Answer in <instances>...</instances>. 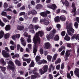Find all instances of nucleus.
<instances>
[{"mask_svg":"<svg viewBox=\"0 0 79 79\" xmlns=\"http://www.w3.org/2000/svg\"><path fill=\"white\" fill-rule=\"evenodd\" d=\"M70 54V51L69 50H67L66 52L65 55L64 57L65 61H67V60H68V58L69 55Z\"/></svg>","mask_w":79,"mask_h":79,"instance_id":"9d476101","label":"nucleus"},{"mask_svg":"<svg viewBox=\"0 0 79 79\" xmlns=\"http://www.w3.org/2000/svg\"><path fill=\"white\" fill-rule=\"evenodd\" d=\"M76 21L77 22V23H79V18L77 17L75 18Z\"/></svg>","mask_w":79,"mask_h":79,"instance_id":"774afa93","label":"nucleus"},{"mask_svg":"<svg viewBox=\"0 0 79 79\" xmlns=\"http://www.w3.org/2000/svg\"><path fill=\"white\" fill-rule=\"evenodd\" d=\"M31 59L30 58L27 59V63H30V62H31Z\"/></svg>","mask_w":79,"mask_h":79,"instance_id":"bf43d9fd","label":"nucleus"},{"mask_svg":"<svg viewBox=\"0 0 79 79\" xmlns=\"http://www.w3.org/2000/svg\"><path fill=\"white\" fill-rule=\"evenodd\" d=\"M0 26L1 27H4L5 26V23H3V22H2L0 23Z\"/></svg>","mask_w":79,"mask_h":79,"instance_id":"864d4df0","label":"nucleus"},{"mask_svg":"<svg viewBox=\"0 0 79 79\" xmlns=\"http://www.w3.org/2000/svg\"><path fill=\"white\" fill-rule=\"evenodd\" d=\"M5 29L6 31H10L11 29V26L10 24H8L6 26V27H5Z\"/></svg>","mask_w":79,"mask_h":79,"instance_id":"dca6fc26","label":"nucleus"},{"mask_svg":"<svg viewBox=\"0 0 79 79\" xmlns=\"http://www.w3.org/2000/svg\"><path fill=\"white\" fill-rule=\"evenodd\" d=\"M35 64H34V61H32L31 62V64L29 65L30 67H34V65Z\"/></svg>","mask_w":79,"mask_h":79,"instance_id":"e433bc0d","label":"nucleus"},{"mask_svg":"<svg viewBox=\"0 0 79 79\" xmlns=\"http://www.w3.org/2000/svg\"><path fill=\"white\" fill-rule=\"evenodd\" d=\"M78 35H79V34H78L77 35V34H74L73 35L72 37L71 40L74 39L75 38L76 40H77L78 38Z\"/></svg>","mask_w":79,"mask_h":79,"instance_id":"a211bd4d","label":"nucleus"},{"mask_svg":"<svg viewBox=\"0 0 79 79\" xmlns=\"http://www.w3.org/2000/svg\"><path fill=\"white\" fill-rule=\"evenodd\" d=\"M61 34L62 36H64V35H65V34H66V32H65V31H63L61 32Z\"/></svg>","mask_w":79,"mask_h":79,"instance_id":"8fccbe9b","label":"nucleus"},{"mask_svg":"<svg viewBox=\"0 0 79 79\" xmlns=\"http://www.w3.org/2000/svg\"><path fill=\"white\" fill-rule=\"evenodd\" d=\"M20 35H20V34H17L16 35H15L16 38H18V39H19V38L20 37Z\"/></svg>","mask_w":79,"mask_h":79,"instance_id":"680f3d73","label":"nucleus"},{"mask_svg":"<svg viewBox=\"0 0 79 79\" xmlns=\"http://www.w3.org/2000/svg\"><path fill=\"white\" fill-rule=\"evenodd\" d=\"M25 15V12H22L19 13V15L20 16H22L23 15Z\"/></svg>","mask_w":79,"mask_h":79,"instance_id":"0e129e2a","label":"nucleus"},{"mask_svg":"<svg viewBox=\"0 0 79 79\" xmlns=\"http://www.w3.org/2000/svg\"><path fill=\"white\" fill-rule=\"evenodd\" d=\"M52 28L51 27H47L46 28V30L47 31H51V29H52Z\"/></svg>","mask_w":79,"mask_h":79,"instance_id":"6e6d98bb","label":"nucleus"},{"mask_svg":"<svg viewBox=\"0 0 79 79\" xmlns=\"http://www.w3.org/2000/svg\"><path fill=\"white\" fill-rule=\"evenodd\" d=\"M21 46L19 44H18L17 45V48L18 50H19V48L20 49V47Z\"/></svg>","mask_w":79,"mask_h":79,"instance_id":"69168bd1","label":"nucleus"},{"mask_svg":"<svg viewBox=\"0 0 79 79\" xmlns=\"http://www.w3.org/2000/svg\"><path fill=\"white\" fill-rule=\"evenodd\" d=\"M47 70H48V65H45L43 66V69H41L39 70V73L40 74H44L47 71Z\"/></svg>","mask_w":79,"mask_h":79,"instance_id":"7ed1b4c3","label":"nucleus"},{"mask_svg":"<svg viewBox=\"0 0 79 79\" xmlns=\"http://www.w3.org/2000/svg\"><path fill=\"white\" fill-rule=\"evenodd\" d=\"M64 39L65 40H67V41H69V40H70L71 38L68 36V35H66L65 36Z\"/></svg>","mask_w":79,"mask_h":79,"instance_id":"412c9836","label":"nucleus"},{"mask_svg":"<svg viewBox=\"0 0 79 79\" xmlns=\"http://www.w3.org/2000/svg\"><path fill=\"white\" fill-rule=\"evenodd\" d=\"M79 69L77 68H76L75 69V71H74V73L75 75L76 76H77V77L79 78Z\"/></svg>","mask_w":79,"mask_h":79,"instance_id":"f8f14e48","label":"nucleus"},{"mask_svg":"<svg viewBox=\"0 0 79 79\" xmlns=\"http://www.w3.org/2000/svg\"><path fill=\"white\" fill-rule=\"evenodd\" d=\"M4 11H12V10L11 9H10V8H9L6 9H4Z\"/></svg>","mask_w":79,"mask_h":79,"instance_id":"79ce46f5","label":"nucleus"},{"mask_svg":"<svg viewBox=\"0 0 79 79\" xmlns=\"http://www.w3.org/2000/svg\"><path fill=\"white\" fill-rule=\"evenodd\" d=\"M55 22H58L60 21V17L59 16H57L54 18Z\"/></svg>","mask_w":79,"mask_h":79,"instance_id":"72a5a7b5","label":"nucleus"},{"mask_svg":"<svg viewBox=\"0 0 79 79\" xmlns=\"http://www.w3.org/2000/svg\"><path fill=\"white\" fill-rule=\"evenodd\" d=\"M44 33L42 31H39L38 32H36L35 35V36L33 39V43L35 45L33 46V53H34L35 56L36 55V52L37 50V48L38 47V45L36 44H40V39L39 37H42L44 36Z\"/></svg>","mask_w":79,"mask_h":79,"instance_id":"f257e3e1","label":"nucleus"},{"mask_svg":"<svg viewBox=\"0 0 79 79\" xmlns=\"http://www.w3.org/2000/svg\"><path fill=\"white\" fill-rule=\"evenodd\" d=\"M50 12L49 11L47 10L45 12H44L40 13V15L43 17H45L47 16V14H50Z\"/></svg>","mask_w":79,"mask_h":79,"instance_id":"0eeeda50","label":"nucleus"},{"mask_svg":"<svg viewBox=\"0 0 79 79\" xmlns=\"http://www.w3.org/2000/svg\"><path fill=\"white\" fill-rule=\"evenodd\" d=\"M2 16H6L7 14H6V12L4 11H2L1 13Z\"/></svg>","mask_w":79,"mask_h":79,"instance_id":"a19ab883","label":"nucleus"},{"mask_svg":"<svg viewBox=\"0 0 79 79\" xmlns=\"http://www.w3.org/2000/svg\"><path fill=\"white\" fill-rule=\"evenodd\" d=\"M40 52L41 55H42V54H44V50L42 48L40 49Z\"/></svg>","mask_w":79,"mask_h":79,"instance_id":"a18cd8bd","label":"nucleus"},{"mask_svg":"<svg viewBox=\"0 0 79 79\" xmlns=\"http://www.w3.org/2000/svg\"><path fill=\"white\" fill-rule=\"evenodd\" d=\"M0 68H1V71L3 72L4 74H5V71H6V68L4 67L0 66Z\"/></svg>","mask_w":79,"mask_h":79,"instance_id":"aec40b11","label":"nucleus"},{"mask_svg":"<svg viewBox=\"0 0 79 79\" xmlns=\"http://www.w3.org/2000/svg\"><path fill=\"white\" fill-rule=\"evenodd\" d=\"M62 2L63 5H65V6H69V2L68 1L65 0L64 2L62 1Z\"/></svg>","mask_w":79,"mask_h":79,"instance_id":"393cba45","label":"nucleus"},{"mask_svg":"<svg viewBox=\"0 0 79 79\" xmlns=\"http://www.w3.org/2000/svg\"><path fill=\"white\" fill-rule=\"evenodd\" d=\"M16 38V37L15 35H14L12 36V39H13V40H15Z\"/></svg>","mask_w":79,"mask_h":79,"instance_id":"4d7b16f0","label":"nucleus"},{"mask_svg":"<svg viewBox=\"0 0 79 79\" xmlns=\"http://www.w3.org/2000/svg\"><path fill=\"white\" fill-rule=\"evenodd\" d=\"M43 8V6L40 4H38L37 5L35 8L36 9H40V8Z\"/></svg>","mask_w":79,"mask_h":79,"instance_id":"6ab92c4d","label":"nucleus"},{"mask_svg":"<svg viewBox=\"0 0 79 79\" xmlns=\"http://www.w3.org/2000/svg\"><path fill=\"white\" fill-rule=\"evenodd\" d=\"M36 69H37L36 68H34V70H33L32 72H33V74H35V75H32L31 76V79H36V78L37 77V76L39 75V73H37L36 72H35V71H36Z\"/></svg>","mask_w":79,"mask_h":79,"instance_id":"39448f33","label":"nucleus"},{"mask_svg":"<svg viewBox=\"0 0 79 79\" xmlns=\"http://www.w3.org/2000/svg\"><path fill=\"white\" fill-rule=\"evenodd\" d=\"M20 40L22 42V45H23L24 47H25L26 45V43L24 40V39L23 37H21L20 39Z\"/></svg>","mask_w":79,"mask_h":79,"instance_id":"2eb2a0df","label":"nucleus"},{"mask_svg":"<svg viewBox=\"0 0 79 79\" xmlns=\"http://www.w3.org/2000/svg\"><path fill=\"white\" fill-rule=\"evenodd\" d=\"M23 36L25 37H28V38H31V35H28L27 32H25L23 34Z\"/></svg>","mask_w":79,"mask_h":79,"instance_id":"5701e85b","label":"nucleus"},{"mask_svg":"<svg viewBox=\"0 0 79 79\" xmlns=\"http://www.w3.org/2000/svg\"><path fill=\"white\" fill-rule=\"evenodd\" d=\"M39 27H40L39 26L36 25L34 26V28L35 29V31H37Z\"/></svg>","mask_w":79,"mask_h":79,"instance_id":"37998d69","label":"nucleus"},{"mask_svg":"<svg viewBox=\"0 0 79 79\" xmlns=\"http://www.w3.org/2000/svg\"><path fill=\"white\" fill-rule=\"evenodd\" d=\"M7 64L9 65L7 67V69H12L13 71L15 70V65L13 62L11 60H10L8 62H7Z\"/></svg>","mask_w":79,"mask_h":79,"instance_id":"20e7f679","label":"nucleus"},{"mask_svg":"<svg viewBox=\"0 0 79 79\" xmlns=\"http://www.w3.org/2000/svg\"><path fill=\"white\" fill-rule=\"evenodd\" d=\"M32 12V15H37V11H35V10H31Z\"/></svg>","mask_w":79,"mask_h":79,"instance_id":"c9c22d12","label":"nucleus"},{"mask_svg":"<svg viewBox=\"0 0 79 79\" xmlns=\"http://www.w3.org/2000/svg\"><path fill=\"white\" fill-rule=\"evenodd\" d=\"M40 23H44V24L46 26H47L50 23V22L47 19H40Z\"/></svg>","mask_w":79,"mask_h":79,"instance_id":"6e6552de","label":"nucleus"},{"mask_svg":"<svg viewBox=\"0 0 79 79\" xmlns=\"http://www.w3.org/2000/svg\"><path fill=\"white\" fill-rule=\"evenodd\" d=\"M2 19L4 23H6L7 22L8 23H9L10 22V21L8 20L3 17L2 18Z\"/></svg>","mask_w":79,"mask_h":79,"instance_id":"a878e982","label":"nucleus"},{"mask_svg":"<svg viewBox=\"0 0 79 79\" xmlns=\"http://www.w3.org/2000/svg\"><path fill=\"white\" fill-rule=\"evenodd\" d=\"M25 8H26V7L25 6H23L22 7H21L20 9V10H25Z\"/></svg>","mask_w":79,"mask_h":79,"instance_id":"13d9d810","label":"nucleus"},{"mask_svg":"<svg viewBox=\"0 0 79 79\" xmlns=\"http://www.w3.org/2000/svg\"><path fill=\"white\" fill-rule=\"evenodd\" d=\"M45 46L46 48L49 49L51 47V44L47 42L45 44Z\"/></svg>","mask_w":79,"mask_h":79,"instance_id":"4468645a","label":"nucleus"},{"mask_svg":"<svg viewBox=\"0 0 79 79\" xmlns=\"http://www.w3.org/2000/svg\"><path fill=\"white\" fill-rule=\"evenodd\" d=\"M10 35V33H6V34H5L4 36V37L5 39H8V38H9Z\"/></svg>","mask_w":79,"mask_h":79,"instance_id":"2f4dec72","label":"nucleus"},{"mask_svg":"<svg viewBox=\"0 0 79 79\" xmlns=\"http://www.w3.org/2000/svg\"><path fill=\"white\" fill-rule=\"evenodd\" d=\"M64 53H65V51L63 50L60 53V55L61 56L64 55Z\"/></svg>","mask_w":79,"mask_h":79,"instance_id":"5fc2aeb1","label":"nucleus"},{"mask_svg":"<svg viewBox=\"0 0 79 79\" xmlns=\"http://www.w3.org/2000/svg\"><path fill=\"white\" fill-rule=\"evenodd\" d=\"M47 58L48 61H51L52 58V56L49 55H48L47 56Z\"/></svg>","mask_w":79,"mask_h":79,"instance_id":"c85d7f7f","label":"nucleus"},{"mask_svg":"<svg viewBox=\"0 0 79 79\" xmlns=\"http://www.w3.org/2000/svg\"><path fill=\"white\" fill-rule=\"evenodd\" d=\"M15 61L16 64L18 66H21V62H20V61L16 60Z\"/></svg>","mask_w":79,"mask_h":79,"instance_id":"b1692460","label":"nucleus"},{"mask_svg":"<svg viewBox=\"0 0 79 79\" xmlns=\"http://www.w3.org/2000/svg\"><path fill=\"white\" fill-rule=\"evenodd\" d=\"M28 28L29 29H34V26L32 24H30L28 27Z\"/></svg>","mask_w":79,"mask_h":79,"instance_id":"ea45409f","label":"nucleus"},{"mask_svg":"<svg viewBox=\"0 0 79 79\" xmlns=\"http://www.w3.org/2000/svg\"><path fill=\"white\" fill-rule=\"evenodd\" d=\"M38 61L39 62L37 63L38 64L40 65L42 64V60H40Z\"/></svg>","mask_w":79,"mask_h":79,"instance_id":"e2e57ef3","label":"nucleus"},{"mask_svg":"<svg viewBox=\"0 0 79 79\" xmlns=\"http://www.w3.org/2000/svg\"><path fill=\"white\" fill-rule=\"evenodd\" d=\"M57 56L58 54H57L56 53L54 54L52 59V62H54L56 60V57H57Z\"/></svg>","mask_w":79,"mask_h":79,"instance_id":"f3484780","label":"nucleus"},{"mask_svg":"<svg viewBox=\"0 0 79 79\" xmlns=\"http://www.w3.org/2000/svg\"><path fill=\"white\" fill-rule=\"evenodd\" d=\"M56 32V30L55 29H53L52 30V32L51 33V34H55Z\"/></svg>","mask_w":79,"mask_h":79,"instance_id":"338daca9","label":"nucleus"},{"mask_svg":"<svg viewBox=\"0 0 79 79\" xmlns=\"http://www.w3.org/2000/svg\"><path fill=\"white\" fill-rule=\"evenodd\" d=\"M8 7V3L6 2H4L3 4V7L4 8H7Z\"/></svg>","mask_w":79,"mask_h":79,"instance_id":"473e14b6","label":"nucleus"},{"mask_svg":"<svg viewBox=\"0 0 79 79\" xmlns=\"http://www.w3.org/2000/svg\"><path fill=\"white\" fill-rule=\"evenodd\" d=\"M2 54L4 57L5 58H8L10 56V55L8 53L6 52V51L5 50H3L2 52Z\"/></svg>","mask_w":79,"mask_h":79,"instance_id":"1a4fd4ad","label":"nucleus"},{"mask_svg":"<svg viewBox=\"0 0 79 79\" xmlns=\"http://www.w3.org/2000/svg\"><path fill=\"white\" fill-rule=\"evenodd\" d=\"M37 19H38V18L37 17H34L33 19V23H35L37 21Z\"/></svg>","mask_w":79,"mask_h":79,"instance_id":"f704fd0d","label":"nucleus"},{"mask_svg":"<svg viewBox=\"0 0 79 79\" xmlns=\"http://www.w3.org/2000/svg\"><path fill=\"white\" fill-rule=\"evenodd\" d=\"M60 20L62 21H64L66 20V18L64 15L61 16L60 17Z\"/></svg>","mask_w":79,"mask_h":79,"instance_id":"bb28decb","label":"nucleus"},{"mask_svg":"<svg viewBox=\"0 0 79 79\" xmlns=\"http://www.w3.org/2000/svg\"><path fill=\"white\" fill-rule=\"evenodd\" d=\"M27 47L29 49H31L32 48V44H28L27 45Z\"/></svg>","mask_w":79,"mask_h":79,"instance_id":"c03bdc74","label":"nucleus"},{"mask_svg":"<svg viewBox=\"0 0 79 79\" xmlns=\"http://www.w3.org/2000/svg\"><path fill=\"white\" fill-rule=\"evenodd\" d=\"M42 63L43 64H47V61L45 60H42Z\"/></svg>","mask_w":79,"mask_h":79,"instance_id":"3c124183","label":"nucleus"},{"mask_svg":"<svg viewBox=\"0 0 79 79\" xmlns=\"http://www.w3.org/2000/svg\"><path fill=\"white\" fill-rule=\"evenodd\" d=\"M40 58L41 57L40 56H37L35 58L36 61V62H38V61H39L40 60Z\"/></svg>","mask_w":79,"mask_h":79,"instance_id":"cd10ccee","label":"nucleus"},{"mask_svg":"<svg viewBox=\"0 0 79 79\" xmlns=\"http://www.w3.org/2000/svg\"><path fill=\"white\" fill-rule=\"evenodd\" d=\"M60 68V64H58L56 66V69L57 70H59Z\"/></svg>","mask_w":79,"mask_h":79,"instance_id":"49530a36","label":"nucleus"},{"mask_svg":"<svg viewBox=\"0 0 79 79\" xmlns=\"http://www.w3.org/2000/svg\"><path fill=\"white\" fill-rule=\"evenodd\" d=\"M47 7L48 8H51L53 10H55L56 9V6L54 4H48L47 5Z\"/></svg>","mask_w":79,"mask_h":79,"instance_id":"423d86ee","label":"nucleus"},{"mask_svg":"<svg viewBox=\"0 0 79 79\" xmlns=\"http://www.w3.org/2000/svg\"><path fill=\"white\" fill-rule=\"evenodd\" d=\"M61 63V59L60 58H58L57 59L55 62V64H57L58 63Z\"/></svg>","mask_w":79,"mask_h":79,"instance_id":"7c9ffc66","label":"nucleus"},{"mask_svg":"<svg viewBox=\"0 0 79 79\" xmlns=\"http://www.w3.org/2000/svg\"><path fill=\"white\" fill-rule=\"evenodd\" d=\"M0 62L4 65H5V64H6V62L5 61H4V60H3V59H1L0 60Z\"/></svg>","mask_w":79,"mask_h":79,"instance_id":"58836bf2","label":"nucleus"},{"mask_svg":"<svg viewBox=\"0 0 79 79\" xmlns=\"http://www.w3.org/2000/svg\"><path fill=\"white\" fill-rule=\"evenodd\" d=\"M64 63H63L61 66L60 68L62 69H64Z\"/></svg>","mask_w":79,"mask_h":79,"instance_id":"603ef678","label":"nucleus"},{"mask_svg":"<svg viewBox=\"0 0 79 79\" xmlns=\"http://www.w3.org/2000/svg\"><path fill=\"white\" fill-rule=\"evenodd\" d=\"M6 17L9 20H10V19H11V18H12V17H11V16L7 15L6 16Z\"/></svg>","mask_w":79,"mask_h":79,"instance_id":"09e8293b","label":"nucleus"},{"mask_svg":"<svg viewBox=\"0 0 79 79\" xmlns=\"http://www.w3.org/2000/svg\"><path fill=\"white\" fill-rule=\"evenodd\" d=\"M59 39H60V38L58 35H56L54 38V40L55 41H58Z\"/></svg>","mask_w":79,"mask_h":79,"instance_id":"c756f323","label":"nucleus"},{"mask_svg":"<svg viewBox=\"0 0 79 79\" xmlns=\"http://www.w3.org/2000/svg\"><path fill=\"white\" fill-rule=\"evenodd\" d=\"M4 35V31L2 30H1L0 31V39L3 38Z\"/></svg>","mask_w":79,"mask_h":79,"instance_id":"4be33fe9","label":"nucleus"},{"mask_svg":"<svg viewBox=\"0 0 79 79\" xmlns=\"http://www.w3.org/2000/svg\"><path fill=\"white\" fill-rule=\"evenodd\" d=\"M73 24L72 23H69L68 22L66 23V28L68 34L69 35H73L74 32V30L73 28Z\"/></svg>","mask_w":79,"mask_h":79,"instance_id":"f03ea898","label":"nucleus"},{"mask_svg":"<svg viewBox=\"0 0 79 79\" xmlns=\"http://www.w3.org/2000/svg\"><path fill=\"white\" fill-rule=\"evenodd\" d=\"M67 76L69 79H71V75H70L69 73H67Z\"/></svg>","mask_w":79,"mask_h":79,"instance_id":"de8ad7c7","label":"nucleus"},{"mask_svg":"<svg viewBox=\"0 0 79 79\" xmlns=\"http://www.w3.org/2000/svg\"><path fill=\"white\" fill-rule=\"evenodd\" d=\"M54 36H55V35L53 34L50 33L49 35V36L47 34L46 35V37L47 38V39L48 40H50V39H53V37H54Z\"/></svg>","mask_w":79,"mask_h":79,"instance_id":"9b49d317","label":"nucleus"},{"mask_svg":"<svg viewBox=\"0 0 79 79\" xmlns=\"http://www.w3.org/2000/svg\"><path fill=\"white\" fill-rule=\"evenodd\" d=\"M21 3H19L17 4V8H19L20 7H21Z\"/></svg>","mask_w":79,"mask_h":79,"instance_id":"052dcab7","label":"nucleus"},{"mask_svg":"<svg viewBox=\"0 0 79 79\" xmlns=\"http://www.w3.org/2000/svg\"><path fill=\"white\" fill-rule=\"evenodd\" d=\"M24 25L18 26L17 28V30L21 31L24 30Z\"/></svg>","mask_w":79,"mask_h":79,"instance_id":"ddd939ff","label":"nucleus"},{"mask_svg":"<svg viewBox=\"0 0 79 79\" xmlns=\"http://www.w3.org/2000/svg\"><path fill=\"white\" fill-rule=\"evenodd\" d=\"M74 26L76 29H77L78 26H79V24L77 23V22H75L74 24Z\"/></svg>","mask_w":79,"mask_h":79,"instance_id":"4c0bfd02","label":"nucleus"}]
</instances>
